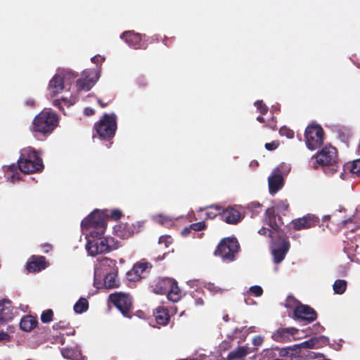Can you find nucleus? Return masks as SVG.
<instances>
[{"label":"nucleus","mask_w":360,"mask_h":360,"mask_svg":"<svg viewBox=\"0 0 360 360\" xmlns=\"http://www.w3.org/2000/svg\"><path fill=\"white\" fill-rule=\"evenodd\" d=\"M18 169L25 174L38 172L44 169L43 160L34 148L27 147L21 150L18 166L12 164L7 167L6 172H11L8 178L11 181L20 179Z\"/></svg>","instance_id":"obj_1"},{"label":"nucleus","mask_w":360,"mask_h":360,"mask_svg":"<svg viewBox=\"0 0 360 360\" xmlns=\"http://www.w3.org/2000/svg\"><path fill=\"white\" fill-rule=\"evenodd\" d=\"M312 167L317 169L321 166L325 172L334 174L338 170V155L335 148L329 146H326L321 150L314 155L311 159Z\"/></svg>","instance_id":"obj_2"},{"label":"nucleus","mask_w":360,"mask_h":360,"mask_svg":"<svg viewBox=\"0 0 360 360\" xmlns=\"http://www.w3.org/2000/svg\"><path fill=\"white\" fill-rule=\"evenodd\" d=\"M58 124V116L51 110L44 109L33 120V131L44 135L50 134Z\"/></svg>","instance_id":"obj_3"},{"label":"nucleus","mask_w":360,"mask_h":360,"mask_svg":"<svg viewBox=\"0 0 360 360\" xmlns=\"http://www.w3.org/2000/svg\"><path fill=\"white\" fill-rule=\"evenodd\" d=\"M94 129L100 139L110 140L117 130V116L115 113H104L100 120L94 124Z\"/></svg>","instance_id":"obj_4"},{"label":"nucleus","mask_w":360,"mask_h":360,"mask_svg":"<svg viewBox=\"0 0 360 360\" xmlns=\"http://www.w3.org/2000/svg\"><path fill=\"white\" fill-rule=\"evenodd\" d=\"M240 245L235 238H223L214 250V255L219 256L224 262H231L235 259L238 252Z\"/></svg>","instance_id":"obj_5"},{"label":"nucleus","mask_w":360,"mask_h":360,"mask_svg":"<svg viewBox=\"0 0 360 360\" xmlns=\"http://www.w3.org/2000/svg\"><path fill=\"white\" fill-rule=\"evenodd\" d=\"M324 131L319 124H310L307 127L304 131V138L307 147L314 150L323 144Z\"/></svg>","instance_id":"obj_6"},{"label":"nucleus","mask_w":360,"mask_h":360,"mask_svg":"<svg viewBox=\"0 0 360 360\" xmlns=\"http://www.w3.org/2000/svg\"><path fill=\"white\" fill-rule=\"evenodd\" d=\"M110 300L124 316L129 319L132 317V297L129 294L115 292L110 295Z\"/></svg>","instance_id":"obj_7"},{"label":"nucleus","mask_w":360,"mask_h":360,"mask_svg":"<svg viewBox=\"0 0 360 360\" xmlns=\"http://www.w3.org/2000/svg\"><path fill=\"white\" fill-rule=\"evenodd\" d=\"M112 243V238L88 239L86 248L90 255L96 256L112 251L114 249Z\"/></svg>","instance_id":"obj_8"},{"label":"nucleus","mask_w":360,"mask_h":360,"mask_svg":"<svg viewBox=\"0 0 360 360\" xmlns=\"http://www.w3.org/2000/svg\"><path fill=\"white\" fill-rule=\"evenodd\" d=\"M265 216L266 224L271 227L269 237L275 239L276 237L284 236L285 233L281 229V226L283 224L282 218L276 212L275 208L274 207L267 208Z\"/></svg>","instance_id":"obj_9"},{"label":"nucleus","mask_w":360,"mask_h":360,"mask_svg":"<svg viewBox=\"0 0 360 360\" xmlns=\"http://www.w3.org/2000/svg\"><path fill=\"white\" fill-rule=\"evenodd\" d=\"M297 304L293 310L292 318L304 324H308L314 321L317 319L316 311L310 306L303 304L299 301L295 300Z\"/></svg>","instance_id":"obj_10"},{"label":"nucleus","mask_w":360,"mask_h":360,"mask_svg":"<svg viewBox=\"0 0 360 360\" xmlns=\"http://www.w3.org/2000/svg\"><path fill=\"white\" fill-rule=\"evenodd\" d=\"M271 241L274 262L276 264L281 263L289 250L290 243L286 235L283 237H276L275 239L271 238Z\"/></svg>","instance_id":"obj_11"},{"label":"nucleus","mask_w":360,"mask_h":360,"mask_svg":"<svg viewBox=\"0 0 360 360\" xmlns=\"http://www.w3.org/2000/svg\"><path fill=\"white\" fill-rule=\"evenodd\" d=\"M152 266V264L148 262L136 263L132 269L127 273L128 280L136 282L144 278L149 274Z\"/></svg>","instance_id":"obj_12"},{"label":"nucleus","mask_w":360,"mask_h":360,"mask_svg":"<svg viewBox=\"0 0 360 360\" xmlns=\"http://www.w3.org/2000/svg\"><path fill=\"white\" fill-rule=\"evenodd\" d=\"M81 226L84 229L99 226H107V215L103 212L96 210L82 221Z\"/></svg>","instance_id":"obj_13"},{"label":"nucleus","mask_w":360,"mask_h":360,"mask_svg":"<svg viewBox=\"0 0 360 360\" xmlns=\"http://www.w3.org/2000/svg\"><path fill=\"white\" fill-rule=\"evenodd\" d=\"M99 78L98 71L85 70L82 74V77L77 80L78 91H89Z\"/></svg>","instance_id":"obj_14"},{"label":"nucleus","mask_w":360,"mask_h":360,"mask_svg":"<svg viewBox=\"0 0 360 360\" xmlns=\"http://www.w3.org/2000/svg\"><path fill=\"white\" fill-rule=\"evenodd\" d=\"M245 217L239 208L236 207H228L221 212V220L227 224H236Z\"/></svg>","instance_id":"obj_15"},{"label":"nucleus","mask_w":360,"mask_h":360,"mask_svg":"<svg viewBox=\"0 0 360 360\" xmlns=\"http://www.w3.org/2000/svg\"><path fill=\"white\" fill-rule=\"evenodd\" d=\"M298 333V329L290 328H279L271 335V338L278 342H289Z\"/></svg>","instance_id":"obj_16"},{"label":"nucleus","mask_w":360,"mask_h":360,"mask_svg":"<svg viewBox=\"0 0 360 360\" xmlns=\"http://www.w3.org/2000/svg\"><path fill=\"white\" fill-rule=\"evenodd\" d=\"M319 222L318 217L307 214L302 218L292 220L291 224L296 231L307 229L316 226Z\"/></svg>","instance_id":"obj_17"},{"label":"nucleus","mask_w":360,"mask_h":360,"mask_svg":"<svg viewBox=\"0 0 360 360\" xmlns=\"http://www.w3.org/2000/svg\"><path fill=\"white\" fill-rule=\"evenodd\" d=\"M114 231L115 235L122 238L126 239L139 231V228L134 223H121L115 226Z\"/></svg>","instance_id":"obj_18"},{"label":"nucleus","mask_w":360,"mask_h":360,"mask_svg":"<svg viewBox=\"0 0 360 360\" xmlns=\"http://www.w3.org/2000/svg\"><path fill=\"white\" fill-rule=\"evenodd\" d=\"M143 36L146 35L135 33L133 31H126L121 35V38L124 39L129 46L133 49H138L145 48Z\"/></svg>","instance_id":"obj_19"},{"label":"nucleus","mask_w":360,"mask_h":360,"mask_svg":"<svg viewBox=\"0 0 360 360\" xmlns=\"http://www.w3.org/2000/svg\"><path fill=\"white\" fill-rule=\"evenodd\" d=\"M13 307L9 300L0 301V324L11 321L13 318Z\"/></svg>","instance_id":"obj_20"},{"label":"nucleus","mask_w":360,"mask_h":360,"mask_svg":"<svg viewBox=\"0 0 360 360\" xmlns=\"http://www.w3.org/2000/svg\"><path fill=\"white\" fill-rule=\"evenodd\" d=\"M269 190L271 195L276 193L282 188L284 184L283 177L281 174L276 170L272 173L268 178Z\"/></svg>","instance_id":"obj_21"},{"label":"nucleus","mask_w":360,"mask_h":360,"mask_svg":"<svg viewBox=\"0 0 360 360\" xmlns=\"http://www.w3.org/2000/svg\"><path fill=\"white\" fill-rule=\"evenodd\" d=\"M46 267V258L44 256H32L27 263L26 269L29 272L40 271Z\"/></svg>","instance_id":"obj_22"},{"label":"nucleus","mask_w":360,"mask_h":360,"mask_svg":"<svg viewBox=\"0 0 360 360\" xmlns=\"http://www.w3.org/2000/svg\"><path fill=\"white\" fill-rule=\"evenodd\" d=\"M65 84L61 75L60 74H56L50 80L48 86L50 95L53 97L60 93L65 87Z\"/></svg>","instance_id":"obj_23"},{"label":"nucleus","mask_w":360,"mask_h":360,"mask_svg":"<svg viewBox=\"0 0 360 360\" xmlns=\"http://www.w3.org/2000/svg\"><path fill=\"white\" fill-rule=\"evenodd\" d=\"M60 352L63 357L68 360H86V357L82 355V350L78 346L62 348Z\"/></svg>","instance_id":"obj_24"},{"label":"nucleus","mask_w":360,"mask_h":360,"mask_svg":"<svg viewBox=\"0 0 360 360\" xmlns=\"http://www.w3.org/2000/svg\"><path fill=\"white\" fill-rule=\"evenodd\" d=\"M253 352L254 350L248 345L239 346L229 352L226 360H242Z\"/></svg>","instance_id":"obj_25"},{"label":"nucleus","mask_w":360,"mask_h":360,"mask_svg":"<svg viewBox=\"0 0 360 360\" xmlns=\"http://www.w3.org/2000/svg\"><path fill=\"white\" fill-rule=\"evenodd\" d=\"M172 285H174V279L169 278H162L155 285L154 292L157 294L167 295L169 287Z\"/></svg>","instance_id":"obj_26"},{"label":"nucleus","mask_w":360,"mask_h":360,"mask_svg":"<svg viewBox=\"0 0 360 360\" xmlns=\"http://www.w3.org/2000/svg\"><path fill=\"white\" fill-rule=\"evenodd\" d=\"M153 314L157 323L159 325L166 326L170 320L168 310L164 307H158Z\"/></svg>","instance_id":"obj_27"},{"label":"nucleus","mask_w":360,"mask_h":360,"mask_svg":"<svg viewBox=\"0 0 360 360\" xmlns=\"http://www.w3.org/2000/svg\"><path fill=\"white\" fill-rule=\"evenodd\" d=\"M37 323L38 322L34 316H25L20 320V328L24 331L29 332L34 329Z\"/></svg>","instance_id":"obj_28"},{"label":"nucleus","mask_w":360,"mask_h":360,"mask_svg":"<svg viewBox=\"0 0 360 360\" xmlns=\"http://www.w3.org/2000/svg\"><path fill=\"white\" fill-rule=\"evenodd\" d=\"M120 285L117 278V271H109L106 273L104 278V285L106 288H115Z\"/></svg>","instance_id":"obj_29"},{"label":"nucleus","mask_w":360,"mask_h":360,"mask_svg":"<svg viewBox=\"0 0 360 360\" xmlns=\"http://www.w3.org/2000/svg\"><path fill=\"white\" fill-rule=\"evenodd\" d=\"M224 208L217 205H211L203 208L206 211V219H213L216 217L219 216L221 219V212ZM202 210V209H200Z\"/></svg>","instance_id":"obj_30"},{"label":"nucleus","mask_w":360,"mask_h":360,"mask_svg":"<svg viewBox=\"0 0 360 360\" xmlns=\"http://www.w3.org/2000/svg\"><path fill=\"white\" fill-rule=\"evenodd\" d=\"M167 298L174 302H178L181 298V290L177 285V282L174 279V285L169 287L167 292Z\"/></svg>","instance_id":"obj_31"},{"label":"nucleus","mask_w":360,"mask_h":360,"mask_svg":"<svg viewBox=\"0 0 360 360\" xmlns=\"http://www.w3.org/2000/svg\"><path fill=\"white\" fill-rule=\"evenodd\" d=\"M117 262L115 259L104 257L101 262V266L105 273L109 271H117Z\"/></svg>","instance_id":"obj_32"},{"label":"nucleus","mask_w":360,"mask_h":360,"mask_svg":"<svg viewBox=\"0 0 360 360\" xmlns=\"http://www.w3.org/2000/svg\"><path fill=\"white\" fill-rule=\"evenodd\" d=\"M297 347H295V345L293 347H288L286 348H282L279 351V356L281 357V359H287L288 360H293L294 358H296V352H297Z\"/></svg>","instance_id":"obj_33"},{"label":"nucleus","mask_w":360,"mask_h":360,"mask_svg":"<svg viewBox=\"0 0 360 360\" xmlns=\"http://www.w3.org/2000/svg\"><path fill=\"white\" fill-rule=\"evenodd\" d=\"M320 346V342L317 338H311L306 341L302 342L299 345H295V347L297 349L301 348L313 349L318 348Z\"/></svg>","instance_id":"obj_34"},{"label":"nucleus","mask_w":360,"mask_h":360,"mask_svg":"<svg viewBox=\"0 0 360 360\" xmlns=\"http://www.w3.org/2000/svg\"><path fill=\"white\" fill-rule=\"evenodd\" d=\"M106 226H99L97 227H92L88 229L89 238L88 239H96L103 238L104 233L105 231Z\"/></svg>","instance_id":"obj_35"},{"label":"nucleus","mask_w":360,"mask_h":360,"mask_svg":"<svg viewBox=\"0 0 360 360\" xmlns=\"http://www.w3.org/2000/svg\"><path fill=\"white\" fill-rule=\"evenodd\" d=\"M89 308V302L86 298L81 297L74 305V310L77 314H82Z\"/></svg>","instance_id":"obj_36"},{"label":"nucleus","mask_w":360,"mask_h":360,"mask_svg":"<svg viewBox=\"0 0 360 360\" xmlns=\"http://www.w3.org/2000/svg\"><path fill=\"white\" fill-rule=\"evenodd\" d=\"M347 281L345 280L338 279L333 284V290L335 293L342 295L343 294L347 288Z\"/></svg>","instance_id":"obj_37"},{"label":"nucleus","mask_w":360,"mask_h":360,"mask_svg":"<svg viewBox=\"0 0 360 360\" xmlns=\"http://www.w3.org/2000/svg\"><path fill=\"white\" fill-rule=\"evenodd\" d=\"M61 75L65 84H70L71 81L74 79L77 75L71 70H64L59 73Z\"/></svg>","instance_id":"obj_38"},{"label":"nucleus","mask_w":360,"mask_h":360,"mask_svg":"<svg viewBox=\"0 0 360 360\" xmlns=\"http://www.w3.org/2000/svg\"><path fill=\"white\" fill-rule=\"evenodd\" d=\"M53 311L52 309L44 311L41 315V321L43 323H49L53 320Z\"/></svg>","instance_id":"obj_39"},{"label":"nucleus","mask_w":360,"mask_h":360,"mask_svg":"<svg viewBox=\"0 0 360 360\" xmlns=\"http://www.w3.org/2000/svg\"><path fill=\"white\" fill-rule=\"evenodd\" d=\"M255 105L259 110L262 115H266L269 110V108L263 102V101H257L255 103Z\"/></svg>","instance_id":"obj_40"},{"label":"nucleus","mask_w":360,"mask_h":360,"mask_svg":"<svg viewBox=\"0 0 360 360\" xmlns=\"http://www.w3.org/2000/svg\"><path fill=\"white\" fill-rule=\"evenodd\" d=\"M351 172L360 176V158L353 161L350 167Z\"/></svg>","instance_id":"obj_41"},{"label":"nucleus","mask_w":360,"mask_h":360,"mask_svg":"<svg viewBox=\"0 0 360 360\" xmlns=\"http://www.w3.org/2000/svg\"><path fill=\"white\" fill-rule=\"evenodd\" d=\"M249 291L255 297H259L263 294V289L259 285H253L250 287Z\"/></svg>","instance_id":"obj_42"},{"label":"nucleus","mask_w":360,"mask_h":360,"mask_svg":"<svg viewBox=\"0 0 360 360\" xmlns=\"http://www.w3.org/2000/svg\"><path fill=\"white\" fill-rule=\"evenodd\" d=\"M172 243V238L169 236H162L159 238V244H164L165 248H168Z\"/></svg>","instance_id":"obj_43"},{"label":"nucleus","mask_w":360,"mask_h":360,"mask_svg":"<svg viewBox=\"0 0 360 360\" xmlns=\"http://www.w3.org/2000/svg\"><path fill=\"white\" fill-rule=\"evenodd\" d=\"M109 216L111 219L117 221L121 219V217L123 216V214L121 210L115 209L110 211Z\"/></svg>","instance_id":"obj_44"},{"label":"nucleus","mask_w":360,"mask_h":360,"mask_svg":"<svg viewBox=\"0 0 360 360\" xmlns=\"http://www.w3.org/2000/svg\"><path fill=\"white\" fill-rule=\"evenodd\" d=\"M190 227L191 229H193L194 231H202L205 229L206 224H205V221H200V222L191 224L190 225Z\"/></svg>","instance_id":"obj_45"},{"label":"nucleus","mask_w":360,"mask_h":360,"mask_svg":"<svg viewBox=\"0 0 360 360\" xmlns=\"http://www.w3.org/2000/svg\"><path fill=\"white\" fill-rule=\"evenodd\" d=\"M156 219L158 222L162 225L167 224L168 222H171L172 221L171 217L163 214H159L157 216Z\"/></svg>","instance_id":"obj_46"},{"label":"nucleus","mask_w":360,"mask_h":360,"mask_svg":"<svg viewBox=\"0 0 360 360\" xmlns=\"http://www.w3.org/2000/svg\"><path fill=\"white\" fill-rule=\"evenodd\" d=\"M70 323L67 322L66 321H60L58 323H56L53 326V328L54 330H58V329H65L69 326Z\"/></svg>","instance_id":"obj_47"},{"label":"nucleus","mask_w":360,"mask_h":360,"mask_svg":"<svg viewBox=\"0 0 360 360\" xmlns=\"http://www.w3.org/2000/svg\"><path fill=\"white\" fill-rule=\"evenodd\" d=\"M279 146V143L278 141H273L270 143H266L265 144V148L268 150H276Z\"/></svg>","instance_id":"obj_48"},{"label":"nucleus","mask_w":360,"mask_h":360,"mask_svg":"<svg viewBox=\"0 0 360 360\" xmlns=\"http://www.w3.org/2000/svg\"><path fill=\"white\" fill-rule=\"evenodd\" d=\"M62 101H63L65 103V105H67L68 107H69L70 105V104L68 101V99L65 98H63L60 100H58V99L54 100L53 102V105L58 108L60 110H62V106H61Z\"/></svg>","instance_id":"obj_49"},{"label":"nucleus","mask_w":360,"mask_h":360,"mask_svg":"<svg viewBox=\"0 0 360 360\" xmlns=\"http://www.w3.org/2000/svg\"><path fill=\"white\" fill-rule=\"evenodd\" d=\"M114 99V96H111V98H110L109 99H108L107 101H103V100L101 98H97V102L99 104V105L101 107V108H105L107 107L110 103H112V101H113Z\"/></svg>","instance_id":"obj_50"},{"label":"nucleus","mask_w":360,"mask_h":360,"mask_svg":"<svg viewBox=\"0 0 360 360\" xmlns=\"http://www.w3.org/2000/svg\"><path fill=\"white\" fill-rule=\"evenodd\" d=\"M264 342V338L261 335H257L252 339V344L255 347H259Z\"/></svg>","instance_id":"obj_51"},{"label":"nucleus","mask_w":360,"mask_h":360,"mask_svg":"<svg viewBox=\"0 0 360 360\" xmlns=\"http://www.w3.org/2000/svg\"><path fill=\"white\" fill-rule=\"evenodd\" d=\"M277 206L281 211H287L289 208V205L286 200L279 202Z\"/></svg>","instance_id":"obj_52"},{"label":"nucleus","mask_w":360,"mask_h":360,"mask_svg":"<svg viewBox=\"0 0 360 360\" xmlns=\"http://www.w3.org/2000/svg\"><path fill=\"white\" fill-rule=\"evenodd\" d=\"M105 60L104 57H102L99 55L95 56L91 58V60L92 63L98 65L101 64Z\"/></svg>","instance_id":"obj_53"},{"label":"nucleus","mask_w":360,"mask_h":360,"mask_svg":"<svg viewBox=\"0 0 360 360\" xmlns=\"http://www.w3.org/2000/svg\"><path fill=\"white\" fill-rule=\"evenodd\" d=\"M44 253H48L52 250V245L49 243H44L41 245Z\"/></svg>","instance_id":"obj_54"},{"label":"nucleus","mask_w":360,"mask_h":360,"mask_svg":"<svg viewBox=\"0 0 360 360\" xmlns=\"http://www.w3.org/2000/svg\"><path fill=\"white\" fill-rule=\"evenodd\" d=\"M137 84L139 85V86L143 87L148 84V82L147 80L143 77H141L138 78Z\"/></svg>","instance_id":"obj_55"},{"label":"nucleus","mask_w":360,"mask_h":360,"mask_svg":"<svg viewBox=\"0 0 360 360\" xmlns=\"http://www.w3.org/2000/svg\"><path fill=\"white\" fill-rule=\"evenodd\" d=\"M284 131H286V136L288 138L292 139L294 136V132L292 130L288 129H282L281 130V134H283Z\"/></svg>","instance_id":"obj_56"},{"label":"nucleus","mask_w":360,"mask_h":360,"mask_svg":"<svg viewBox=\"0 0 360 360\" xmlns=\"http://www.w3.org/2000/svg\"><path fill=\"white\" fill-rule=\"evenodd\" d=\"M268 126L273 130L276 129V121L274 120V117L271 118V121H269Z\"/></svg>","instance_id":"obj_57"},{"label":"nucleus","mask_w":360,"mask_h":360,"mask_svg":"<svg viewBox=\"0 0 360 360\" xmlns=\"http://www.w3.org/2000/svg\"><path fill=\"white\" fill-rule=\"evenodd\" d=\"M10 340V335L5 332H1L0 333V341L2 340Z\"/></svg>","instance_id":"obj_58"},{"label":"nucleus","mask_w":360,"mask_h":360,"mask_svg":"<svg viewBox=\"0 0 360 360\" xmlns=\"http://www.w3.org/2000/svg\"><path fill=\"white\" fill-rule=\"evenodd\" d=\"M84 112V114L87 116L93 115L95 113V110L91 108H86Z\"/></svg>","instance_id":"obj_59"},{"label":"nucleus","mask_w":360,"mask_h":360,"mask_svg":"<svg viewBox=\"0 0 360 360\" xmlns=\"http://www.w3.org/2000/svg\"><path fill=\"white\" fill-rule=\"evenodd\" d=\"M271 231V229H266V228H265V227H262V228H261V229L259 230L258 233H259L260 235H264V236H265V235H266V233H267L269 234V231Z\"/></svg>","instance_id":"obj_60"},{"label":"nucleus","mask_w":360,"mask_h":360,"mask_svg":"<svg viewBox=\"0 0 360 360\" xmlns=\"http://www.w3.org/2000/svg\"><path fill=\"white\" fill-rule=\"evenodd\" d=\"M204 304V301L202 298H199L195 300V304L197 305H202Z\"/></svg>","instance_id":"obj_61"},{"label":"nucleus","mask_w":360,"mask_h":360,"mask_svg":"<svg viewBox=\"0 0 360 360\" xmlns=\"http://www.w3.org/2000/svg\"><path fill=\"white\" fill-rule=\"evenodd\" d=\"M257 120L261 123H264L265 122L264 118L262 116H258L257 117Z\"/></svg>","instance_id":"obj_62"},{"label":"nucleus","mask_w":360,"mask_h":360,"mask_svg":"<svg viewBox=\"0 0 360 360\" xmlns=\"http://www.w3.org/2000/svg\"><path fill=\"white\" fill-rule=\"evenodd\" d=\"M26 104L30 106H33L34 105V101H26Z\"/></svg>","instance_id":"obj_63"},{"label":"nucleus","mask_w":360,"mask_h":360,"mask_svg":"<svg viewBox=\"0 0 360 360\" xmlns=\"http://www.w3.org/2000/svg\"><path fill=\"white\" fill-rule=\"evenodd\" d=\"M189 232H190L189 229L188 228H185L184 229V231H182V233L184 235H187Z\"/></svg>","instance_id":"obj_64"}]
</instances>
